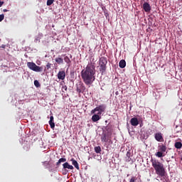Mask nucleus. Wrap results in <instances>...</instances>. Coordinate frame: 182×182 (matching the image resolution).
<instances>
[{
	"mask_svg": "<svg viewBox=\"0 0 182 182\" xmlns=\"http://www.w3.org/2000/svg\"><path fill=\"white\" fill-rule=\"evenodd\" d=\"M27 66L33 72H43V67L38 66L33 62H28Z\"/></svg>",
	"mask_w": 182,
	"mask_h": 182,
	"instance_id": "obj_5",
	"label": "nucleus"
},
{
	"mask_svg": "<svg viewBox=\"0 0 182 182\" xmlns=\"http://www.w3.org/2000/svg\"><path fill=\"white\" fill-rule=\"evenodd\" d=\"M4 2L0 1V8L4 5Z\"/></svg>",
	"mask_w": 182,
	"mask_h": 182,
	"instance_id": "obj_32",
	"label": "nucleus"
},
{
	"mask_svg": "<svg viewBox=\"0 0 182 182\" xmlns=\"http://www.w3.org/2000/svg\"><path fill=\"white\" fill-rule=\"evenodd\" d=\"M132 126L136 127L139 126V119L136 117H133L130 120Z\"/></svg>",
	"mask_w": 182,
	"mask_h": 182,
	"instance_id": "obj_11",
	"label": "nucleus"
},
{
	"mask_svg": "<svg viewBox=\"0 0 182 182\" xmlns=\"http://www.w3.org/2000/svg\"><path fill=\"white\" fill-rule=\"evenodd\" d=\"M34 85L36 86V87H41V83H39V81L38 80H34Z\"/></svg>",
	"mask_w": 182,
	"mask_h": 182,
	"instance_id": "obj_23",
	"label": "nucleus"
},
{
	"mask_svg": "<svg viewBox=\"0 0 182 182\" xmlns=\"http://www.w3.org/2000/svg\"><path fill=\"white\" fill-rule=\"evenodd\" d=\"M119 66L121 68V69H124V68H126V60H121L119 61Z\"/></svg>",
	"mask_w": 182,
	"mask_h": 182,
	"instance_id": "obj_17",
	"label": "nucleus"
},
{
	"mask_svg": "<svg viewBox=\"0 0 182 182\" xmlns=\"http://www.w3.org/2000/svg\"><path fill=\"white\" fill-rule=\"evenodd\" d=\"M41 41V38L39 37H37L35 40H34V42L36 43H38V42H40Z\"/></svg>",
	"mask_w": 182,
	"mask_h": 182,
	"instance_id": "obj_28",
	"label": "nucleus"
},
{
	"mask_svg": "<svg viewBox=\"0 0 182 182\" xmlns=\"http://www.w3.org/2000/svg\"><path fill=\"white\" fill-rule=\"evenodd\" d=\"M49 124L51 129H55V122H53V115L50 117Z\"/></svg>",
	"mask_w": 182,
	"mask_h": 182,
	"instance_id": "obj_15",
	"label": "nucleus"
},
{
	"mask_svg": "<svg viewBox=\"0 0 182 182\" xmlns=\"http://www.w3.org/2000/svg\"><path fill=\"white\" fill-rule=\"evenodd\" d=\"M66 158H61L58 160V161L56 163V166L59 167L60 166L61 163H65Z\"/></svg>",
	"mask_w": 182,
	"mask_h": 182,
	"instance_id": "obj_18",
	"label": "nucleus"
},
{
	"mask_svg": "<svg viewBox=\"0 0 182 182\" xmlns=\"http://www.w3.org/2000/svg\"><path fill=\"white\" fill-rule=\"evenodd\" d=\"M3 12H8V10L7 9H4Z\"/></svg>",
	"mask_w": 182,
	"mask_h": 182,
	"instance_id": "obj_34",
	"label": "nucleus"
},
{
	"mask_svg": "<svg viewBox=\"0 0 182 182\" xmlns=\"http://www.w3.org/2000/svg\"><path fill=\"white\" fill-rule=\"evenodd\" d=\"M143 9L146 12H150V11H151V6H150V4L149 3L145 2L143 4Z\"/></svg>",
	"mask_w": 182,
	"mask_h": 182,
	"instance_id": "obj_10",
	"label": "nucleus"
},
{
	"mask_svg": "<svg viewBox=\"0 0 182 182\" xmlns=\"http://www.w3.org/2000/svg\"><path fill=\"white\" fill-rule=\"evenodd\" d=\"M159 151L155 154L156 157L161 159V157H164L166 156V151H167V146L164 144H161L158 146Z\"/></svg>",
	"mask_w": 182,
	"mask_h": 182,
	"instance_id": "obj_3",
	"label": "nucleus"
},
{
	"mask_svg": "<svg viewBox=\"0 0 182 182\" xmlns=\"http://www.w3.org/2000/svg\"><path fill=\"white\" fill-rule=\"evenodd\" d=\"M5 18V16L4 14L0 15V22H2Z\"/></svg>",
	"mask_w": 182,
	"mask_h": 182,
	"instance_id": "obj_26",
	"label": "nucleus"
},
{
	"mask_svg": "<svg viewBox=\"0 0 182 182\" xmlns=\"http://www.w3.org/2000/svg\"><path fill=\"white\" fill-rule=\"evenodd\" d=\"M105 110H106V105H100L91 111V114H95L96 112H98V114H102Z\"/></svg>",
	"mask_w": 182,
	"mask_h": 182,
	"instance_id": "obj_6",
	"label": "nucleus"
},
{
	"mask_svg": "<svg viewBox=\"0 0 182 182\" xmlns=\"http://www.w3.org/2000/svg\"><path fill=\"white\" fill-rule=\"evenodd\" d=\"M63 56H64V61L65 62V63H67L68 66H70V63H72L70 58H69V57H68V55H63Z\"/></svg>",
	"mask_w": 182,
	"mask_h": 182,
	"instance_id": "obj_16",
	"label": "nucleus"
},
{
	"mask_svg": "<svg viewBox=\"0 0 182 182\" xmlns=\"http://www.w3.org/2000/svg\"><path fill=\"white\" fill-rule=\"evenodd\" d=\"M94 150L95 153H97V154H100V153H102V148L100 147V146H95L94 148Z\"/></svg>",
	"mask_w": 182,
	"mask_h": 182,
	"instance_id": "obj_20",
	"label": "nucleus"
},
{
	"mask_svg": "<svg viewBox=\"0 0 182 182\" xmlns=\"http://www.w3.org/2000/svg\"><path fill=\"white\" fill-rule=\"evenodd\" d=\"M109 135L107 133H103L101 136V141H102V143H109Z\"/></svg>",
	"mask_w": 182,
	"mask_h": 182,
	"instance_id": "obj_8",
	"label": "nucleus"
},
{
	"mask_svg": "<svg viewBox=\"0 0 182 182\" xmlns=\"http://www.w3.org/2000/svg\"><path fill=\"white\" fill-rule=\"evenodd\" d=\"M53 2H55V0H47V6H50Z\"/></svg>",
	"mask_w": 182,
	"mask_h": 182,
	"instance_id": "obj_24",
	"label": "nucleus"
},
{
	"mask_svg": "<svg viewBox=\"0 0 182 182\" xmlns=\"http://www.w3.org/2000/svg\"><path fill=\"white\" fill-rule=\"evenodd\" d=\"M43 166H49V161H48L43 162Z\"/></svg>",
	"mask_w": 182,
	"mask_h": 182,
	"instance_id": "obj_29",
	"label": "nucleus"
},
{
	"mask_svg": "<svg viewBox=\"0 0 182 182\" xmlns=\"http://www.w3.org/2000/svg\"><path fill=\"white\" fill-rule=\"evenodd\" d=\"M130 154H132L130 153V151H127V157H129V159H130Z\"/></svg>",
	"mask_w": 182,
	"mask_h": 182,
	"instance_id": "obj_30",
	"label": "nucleus"
},
{
	"mask_svg": "<svg viewBox=\"0 0 182 182\" xmlns=\"http://www.w3.org/2000/svg\"><path fill=\"white\" fill-rule=\"evenodd\" d=\"M66 77V73L65 71H59L58 73V79H60V80H65V78Z\"/></svg>",
	"mask_w": 182,
	"mask_h": 182,
	"instance_id": "obj_9",
	"label": "nucleus"
},
{
	"mask_svg": "<svg viewBox=\"0 0 182 182\" xmlns=\"http://www.w3.org/2000/svg\"><path fill=\"white\" fill-rule=\"evenodd\" d=\"M63 168H64V170H66V168H68V170H73V166L69 164L68 162H65L63 164Z\"/></svg>",
	"mask_w": 182,
	"mask_h": 182,
	"instance_id": "obj_12",
	"label": "nucleus"
},
{
	"mask_svg": "<svg viewBox=\"0 0 182 182\" xmlns=\"http://www.w3.org/2000/svg\"><path fill=\"white\" fill-rule=\"evenodd\" d=\"M56 63H58V65H62L63 64V58H60V57H58V58H56L55 59Z\"/></svg>",
	"mask_w": 182,
	"mask_h": 182,
	"instance_id": "obj_19",
	"label": "nucleus"
},
{
	"mask_svg": "<svg viewBox=\"0 0 182 182\" xmlns=\"http://www.w3.org/2000/svg\"><path fill=\"white\" fill-rule=\"evenodd\" d=\"M77 91L80 93V92H82V90L80 88H79V87H77Z\"/></svg>",
	"mask_w": 182,
	"mask_h": 182,
	"instance_id": "obj_33",
	"label": "nucleus"
},
{
	"mask_svg": "<svg viewBox=\"0 0 182 182\" xmlns=\"http://www.w3.org/2000/svg\"><path fill=\"white\" fill-rule=\"evenodd\" d=\"M136 180H137V178H136V176H132L129 182H135Z\"/></svg>",
	"mask_w": 182,
	"mask_h": 182,
	"instance_id": "obj_25",
	"label": "nucleus"
},
{
	"mask_svg": "<svg viewBox=\"0 0 182 182\" xmlns=\"http://www.w3.org/2000/svg\"><path fill=\"white\" fill-rule=\"evenodd\" d=\"M70 161H72V164L73 166H74V167H75V168H77V170H79V164L77 163V161L76 160H75V159H71Z\"/></svg>",
	"mask_w": 182,
	"mask_h": 182,
	"instance_id": "obj_14",
	"label": "nucleus"
},
{
	"mask_svg": "<svg viewBox=\"0 0 182 182\" xmlns=\"http://www.w3.org/2000/svg\"><path fill=\"white\" fill-rule=\"evenodd\" d=\"M96 66L95 63H90L86 68L81 71V77L84 83L87 85H92L95 82L96 77Z\"/></svg>",
	"mask_w": 182,
	"mask_h": 182,
	"instance_id": "obj_1",
	"label": "nucleus"
},
{
	"mask_svg": "<svg viewBox=\"0 0 182 182\" xmlns=\"http://www.w3.org/2000/svg\"><path fill=\"white\" fill-rule=\"evenodd\" d=\"M50 66H52V64H50V63H48L46 65V69L48 70L50 69Z\"/></svg>",
	"mask_w": 182,
	"mask_h": 182,
	"instance_id": "obj_27",
	"label": "nucleus"
},
{
	"mask_svg": "<svg viewBox=\"0 0 182 182\" xmlns=\"http://www.w3.org/2000/svg\"><path fill=\"white\" fill-rule=\"evenodd\" d=\"M92 120L94 122H99V120H100V114H99V113H97V114H95L92 117Z\"/></svg>",
	"mask_w": 182,
	"mask_h": 182,
	"instance_id": "obj_13",
	"label": "nucleus"
},
{
	"mask_svg": "<svg viewBox=\"0 0 182 182\" xmlns=\"http://www.w3.org/2000/svg\"><path fill=\"white\" fill-rule=\"evenodd\" d=\"M61 90L62 92H63V93H65V92H68V86L63 85V84H61Z\"/></svg>",
	"mask_w": 182,
	"mask_h": 182,
	"instance_id": "obj_22",
	"label": "nucleus"
},
{
	"mask_svg": "<svg viewBox=\"0 0 182 182\" xmlns=\"http://www.w3.org/2000/svg\"><path fill=\"white\" fill-rule=\"evenodd\" d=\"M155 139L156 141L163 142L164 141V138H163V134L161 132H158L154 134Z\"/></svg>",
	"mask_w": 182,
	"mask_h": 182,
	"instance_id": "obj_7",
	"label": "nucleus"
},
{
	"mask_svg": "<svg viewBox=\"0 0 182 182\" xmlns=\"http://www.w3.org/2000/svg\"><path fill=\"white\" fill-rule=\"evenodd\" d=\"M100 65V70L102 73H105L106 72V65H107V58L105 57H101L99 60Z\"/></svg>",
	"mask_w": 182,
	"mask_h": 182,
	"instance_id": "obj_4",
	"label": "nucleus"
},
{
	"mask_svg": "<svg viewBox=\"0 0 182 182\" xmlns=\"http://www.w3.org/2000/svg\"><path fill=\"white\" fill-rule=\"evenodd\" d=\"M67 173H69V171L67 169H65L64 171L63 172V174H66Z\"/></svg>",
	"mask_w": 182,
	"mask_h": 182,
	"instance_id": "obj_31",
	"label": "nucleus"
},
{
	"mask_svg": "<svg viewBox=\"0 0 182 182\" xmlns=\"http://www.w3.org/2000/svg\"><path fill=\"white\" fill-rule=\"evenodd\" d=\"M174 146H175L176 149H180L182 147V143L180 141H177L175 143Z\"/></svg>",
	"mask_w": 182,
	"mask_h": 182,
	"instance_id": "obj_21",
	"label": "nucleus"
},
{
	"mask_svg": "<svg viewBox=\"0 0 182 182\" xmlns=\"http://www.w3.org/2000/svg\"><path fill=\"white\" fill-rule=\"evenodd\" d=\"M152 167L155 170L156 174L159 176V177H166L167 172H166V168H164V164L159 161L157 159H151Z\"/></svg>",
	"mask_w": 182,
	"mask_h": 182,
	"instance_id": "obj_2",
	"label": "nucleus"
}]
</instances>
